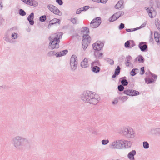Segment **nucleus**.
<instances>
[{
    "instance_id": "1",
    "label": "nucleus",
    "mask_w": 160,
    "mask_h": 160,
    "mask_svg": "<svg viewBox=\"0 0 160 160\" xmlns=\"http://www.w3.org/2000/svg\"><path fill=\"white\" fill-rule=\"evenodd\" d=\"M14 147L17 150H21L27 146L29 144V141L26 138L20 135L14 137L11 140Z\"/></svg>"
},
{
    "instance_id": "2",
    "label": "nucleus",
    "mask_w": 160,
    "mask_h": 160,
    "mask_svg": "<svg viewBox=\"0 0 160 160\" xmlns=\"http://www.w3.org/2000/svg\"><path fill=\"white\" fill-rule=\"evenodd\" d=\"M62 36V32H58L52 34L49 38L50 42L49 44L48 48L53 49L54 48H59V43L60 42V39Z\"/></svg>"
},
{
    "instance_id": "3",
    "label": "nucleus",
    "mask_w": 160,
    "mask_h": 160,
    "mask_svg": "<svg viewBox=\"0 0 160 160\" xmlns=\"http://www.w3.org/2000/svg\"><path fill=\"white\" fill-rule=\"evenodd\" d=\"M89 33V30L87 27H84L82 28L81 34L83 37L82 44L84 50L87 48L91 41V38L88 35Z\"/></svg>"
},
{
    "instance_id": "4",
    "label": "nucleus",
    "mask_w": 160,
    "mask_h": 160,
    "mask_svg": "<svg viewBox=\"0 0 160 160\" xmlns=\"http://www.w3.org/2000/svg\"><path fill=\"white\" fill-rule=\"evenodd\" d=\"M88 98L87 103L94 105L97 104L100 98L99 95L95 92L89 91L88 94Z\"/></svg>"
},
{
    "instance_id": "5",
    "label": "nucleus",
    "mask_w": 160,
    "mask_h": 160,
    "mask_svg": "<svg viewBox=\"0 0 160 160\" xmlns=\"http://www.w3.org/2000/svg\"><path fill=\"white\" fill-rule=\"evenodd\" d=\"M123 136L128 139L133 138L135 136L134 130L130 128H124L122 131Z\"/></svg>"
},
{
    "instance_id": "6",
    "label": "nucleus",
    "mask_w": 160,
    "mask_h": 160,
    "mask_svg": "<svg viewBox=\"0 0 160 160\" xmlns=\"http://www.w3.org/2000/svg\"><path fill=\"white\" fill-rule=\"evenodd\" d=\"M122 140H117L112 142L109 145V148L112 149H120L122 148Z\"/></svg>"
},
{
    "instance_id": "7",
    "label": "nucleus",
    "mask_w": 160,
    "mask_h": 160,
    "mask_svg": "<svg viewBox=\"0 0 160 160\" xmlns=\"http://www.w3.org/2000/svg\"><path fill=\"white\" fill-rule=\"evenodd\" d=\"M78 65V59L75 55H73L70 58V69L74 71L77 68Z\"/></svg>"
},
{
    "instance_id": "8",
    "label": "nucleus",
    "mask_w": 160,
    "mask_h": 160,
    "mask_svg": "<svg viewBox=\"0 0 160 160\" xmlns=\"http://www.w3.org/2000/svg\"><path fill=\"white\" fill-rule=\"evenodd\" d=\"M101 22V20L100 18H97L93 19L91 22L90 24V27L92 28H94L98 27Z\"/></svg>"
},
{
    "instance_id": "9",
    "label": "nucleus",
    "mask_w": 160,
    "mask_h": 160,
    "mask_svg": "<svg viewBox=\"0 0 160 160\" xmlns=\"http://www.w3.org/2000/svg\"><path fill=\"white\" fill-rule=\"evenodd\" d=\"M145 9L146 10L148 15L151 18H153L156 15V12L154 9L152 7L149 8L148 7H145Z\"/></svg>"
},
{
    "instance_id": "10",
    "label": "nucleus",
    "mask_w": 160,
    "mask_h": 160,
    "mask_svg": "<svg viewBox=\"0 0 160 160\" xmlns=\"http://www.w3.org/2000/svg\"><path fill=\"white\" fill-rule=\"evenodd\" d=\"M123 92L125 94L130 96H135L139 94V92L132 89L124 90Z\"/></svg>"
},
{
    "instance_id": "11",
    "label": "nucleus",
    "mask_w": 160,
    "mask_h": 160,
    "mask_svg": "<svg viewBox=\"0 0 160 160\" xmlns=\"http://www.w3.org/2000/svg\"><path fill=\"white\" fill-rule=\"evenodd\" d=\"M148 133L152 135H160V128H152L148 130Z\"/></svg>"
},
{
    "instance_id": "12",
    "label": "nucleus",
    "mask_w": 160,
    "mask_h": 160,
    "mask_svg": "<svg viewBox=\"0 0 160 160\" xmlns=\"http://www.w3.org/2000/svg\"><path fill=\"white\" fill-rule=\"evenodd\" d=\"M104 44L103 43L100 42H98L94 43L92 46L94 49L98 51L102 48Z\"/></svg>"
},
{
    "instance_id": "13",
    "label": "nucleus",
    "mask_w": 160,
    "mask_h": 160,
    "mask_svg": "<svg viewBox=\"0 0 160 160\" xmlns=\"http://www.w3.org/2000/svg\"><path fill=\"white\" fill-rule=\"evenodd\" d=\"M89 92V91L84 92L81 95V98L83 102L87 103L88 98V94Z\"/></svg>"
},
{
    "instance_id": "14",
    "label": "nucleus",
    "mask_w": 160,
    "mask_h": 160,
    "mask_svg": "<svg viewBox=\"0 0 160 160\" xmlns=\"http://www.w3.org/2000/svg\"><path fill=\"white\" fill-rule=\"evenodd\" d=\"M122 144L124 145V147L125 148L128 149L130 148L132 146V142L129 140H122Z\"/></svg>"
},
{
    "instance_id": "15",
    "label": "nucleus",
    "mask_w": 160,
    "mask_h": 160,
    "mask_svg": "<svg viewBox=\"0 0 160 160\" xmlns=\"http://www.w3.org/2000/svg\"><path fill=\"white\" fill-rule=\"evenodd\" d=\"M138 47L142 52H145L148 48V45L146 44V42H140L138 45Z\"/></svg>"
},
{
    "instance_id": "16",
    "label": "nucleus",
    "mask_w": 160,
    "mask_h": 160,
    "mask_svg": "<svg viewBox=\"0 0 160 160\" xmlns=\"http://www.w3.org/2000/svg\"><path fill=\"white\" fill-rule=\"evenodd\" d=\"M136 154V150H132L128 153L127 155L128 158L130 160H135L134 157Z\"/></svg>"
},
{
    "instance_id": "17",
    "label": "nucleus",
    "mask_w": 160,
    "mask_h": 160,
    "mask_svg": "<svg viewBox=\"0 0 160 160\" xmlns=\"http://www.w3.org/2000/svg\"><path fill=\"white\" fill-rule=\"evenodd\" d=\"M25 3L34 7H37L38 5V3L36 1L33 0H27Z\"/></svg>"
},
{
    "instance_id": "18",
    "label": "nucleus",
    "mask_w": 160,
    "mask_h": 160,
    "mask_svg": "<svg viewBox=\"0 0 160 160\" xmlns=\"http://www.w3.org/2000/svg\"><path fill=\"white\" fill-rule=\"evenodd\" d=\"M68 52L67 50H65L60 52H56L55 56L56 57H60L66 54Z\"/></svg>"
},
{
    "instance_id": "19",
    "label": "nucleus",
    "mask_w": 160,
    "mask_h": 160,
    "mask_svg": "<svg viewBox=\"0 0 160 160\" xmlns=\"http://www.w3.org/2000/svg\"><path fill=\"white\" fill-rule=\"evenodd\" d=\"M88 58H85L84 60L81 62V66L82 68H86L88 67L89 65L88 62Z\"/></svg>"
},
{
    "instance_id": "20",
    "label": "nucleus",
    "mask_w": 160,
    "mask_h": 160,
    "mask_svg": "<svg viewBox=\"0 0 160 160\" xmlns=\"http://www.w3.org/2000/svg\"><path fill=\"white\" fill-rule=\"evenodd\" d=\"M33 18L34 13L33 12L31 13L28 18V20L29 21L30 24L31 25H33L34 23Z\"/></svg>"
},
{
    "instance_id": "21",
    "label": "nucleus",
    "mask_w": 160,
    "mask_h": 160,
    "mask_svg": "<svg viewBox=\"0 0 160 160\" xmlns=\"http://www.w3.org/2000/svg\"><path fill=\"white\" fill-rule=\"evenodd\" d=\"M132 59V57L130 55L127 56L125 59V64L126 66L129 67L132 65L130 61Z\"/></svg>"
},
{
    "instance_id": "22",
    "label": "nucleus",
    "mask_w": 160,
    "mask_h": 160,
    "mask_svg": "<svg viewBox=\"0 0 160 160\" xmlns=\"http://www.w3.org/2000/svg\"><path fill=\"white\" fill-rule=\"evenodd\" d=\"M154 39L158 44H160V34L157 32L154 33Z\"/></svg>"
},
{
    "instance_id": "23",
    "label": "nucleus",
    "mask_w": 160,
    "mask_h": 160,
    "mask_svg": "<svg viewBox=\"0 0 160 160\" xmlns=\"http://www.w3.org/2000/svg\"><path fill=\"white\" fill-rule=\"evenodd\" d=\"M56 23L60 24V20L59 19L55 18L49 22V24L52 25Z\"/></svg>"
},
{
    "instance_id": "24",
    "label": "nucleus",
    "mask_w": 160,
    "mask_h": 160,
    "mask_svg": "<svg viewBox=\"0 0 160 160\" xmlns=\"http://www.w3.org/2000/svg\"><path fill=\"white\" fill-rule=\"evenodd\" d=\"M126 78L125 77H124L120 78L122 85L123 86H126L128 84V82L127 80L125 79H123V78Z\"/></svg>"
},
{
    "instance_id": "25",
    "label": "nucleus",
    "mask_w": 160,
    "mask_h": 160,
    "mask_svg": "<svg viewBox=\"0 0 160 160\" xmlns=\"http://www.w3.org/2000/svg\"><path fill=\"white\" fill-rule=\"evenodd\" d=\"M92 71L95 73H97L99 72L100 70V68L98 66H92Z\"/></svg>"
},
{
    "instance_id": "26",
    "label": "nucleus",
    "mask_w": 160,
    "mask_h": 160,
    "mask_svg": "<svg viewBox=\"0 0 160 160\" xmlns=\"http://www.w3.org/2000/svg\"><path fill=\"white\" fill-rule=\"evenodd\" d=\"M123 2L122 1H119L118 2L115 6V8L116 9H119V8H122Z\"/></svg>"
},
{
    "instance_id": "27",
    "label": "nucleus",
    "mask_w": 160,
    "mask_h": 160,
    "mask_svg": "<svg viewBox=\"0 0 160 160\" xmlns=\"http://www.w3.org/2000/svg\"><path fill=\"white\" fill-rule=\"evenodd\" d=\"M138 59V62L140 63H143L144 61V58L141 55L138 56L137 58H135V61H136Z\"/></svg>"
},
{
    "instance_id": "28",
    "label": "nucleus",
    "mask_w": 160,
    "mask_h": 160,
    "mask_svg": "<svg viewBox=\"0 0 160 160\" xmlns=\"http://www.w3.org/2000/svg\"><path fill=\"white\" fill-rule=\"evenodd\" d=\"M145 82L147 84L154 83L155 81L153 78L150 79L149 78H145Z\"/></svg>"
},
{
    "instance_id": "29",
    "label": "nucleus",
    "mask_w": 160,
    "mask_h": 160,
    "mask_svg": "<svg viewBox=\"0 0 160 160\" xmlns=\"http://www.w3.org/2000/svg\"><path fill=\"white\" fill-rule=\"evenodd\" d=\"M71 22L74 24H77L78 23V19L77 17L71 18L70 19Z\"/></svg>"
},
{
    "instance_id": "30",
    "label": "nucleus",
    "mask_w": 160,
    "mask_h": 160,
    "mask_svg": "<svg viewBox=\"0 0 160 160\" xmlns=\"http://www.w3.org/2000/svg\"><path fill=\"white\" fill-rule=\"evenodd\" d=\"M51 12H52L55 14H57L60 16L62 14L59 10L56 7V8H54L53 11H52Z\"/></svg>"
},
{
    "instance_id": "31",
    "label": "nucleus",
    "mask_w": 160,
    "mask_h": 160,
    "mask_svg": "<svg viewBox=\"0 0 160 160\" xmlns=\"http://www.w3.org/2000/svg\"><path fill=\"white\" fill-rule=\"evenodd\" d=\"M114 14L116 16V17L118 18L120 16H122L124 14V12L122 11H120Z\"/></svg>"
},
{
    "instance_id": "32",
    "label": "nucleus",
    "mask_w": 160,
    "mask_h": 160,
    "mask_svg": "<svg viewBox=\"0 0 160 160\" xmlns=\"http://www.w3.org/2000/svg\"><path fill=\"white\" fill-rule=\"evenodd\" d=\"M56 54V52L54 51H52L49 52L48 54L47 55L48 57H51L53 56L54 55L55 56Z\"/></svg>"
},
{
    "instance_id": "33",
    "label": "nucleus",
    "mask_w": 160,
    "mask_h": 160,
    "mask_svg": "<svg viewBox=\"0 0 160 160\" xmlns=\"http://www.w3.org/2000/svg\"><path fill=\"white\" fill-rule=\"evenodd\" d=\"M4 40L7 42H9L11 43H12V41L10 40L8 36L6 34L5 35V36L4 38Z\"/></svg>"
},
{
    "instance_id": "34",
    "label": "nucleus",
    "mask_w": 160,
    "mask_h": 160,
    "mask_svg": "<svg viewBox=\"0 0 160 160\" xmlns=\"http://www.w3.org/2000/svg\"><path fill=\"white\" fill-rule=\"evenodd\" d=\"M116 16L114 14L112 17H111L109 18V21L110 22H112L118 19V18H117Z\"/></svg>"
},
{
    "instance_id": "35",
    "label": "nucleus",
    "mask_w": 160,
    "mask_h": 160,
    "mask_svg": "<svg viewBox=\"0 0 160 160\" xmlns=\"http://www.w3.org/2000/svg\"><path fill=\"white\" fill-rule=\"evenodd\" d=\"M92 66H100V63L98 60H96L92 62Z\"/></svg>"
},
{
    "instance_id": "36",
    "label": "nucleus",
    "mask_w": 160,
    "mask_h": 160,
    "mask_svg": "<svg viewBox=\"0 0 160 160\" xmlns=\"http://www.w3.org/2000/svg\"><path fill=\"white\" fill-rule=\"evenodd\" d=\"M143 146L144 148L148 149L149 147V144L147 141H144L143 142Z\"/></svg>"
},
{
    "instance_id": "37",
    "label": "nucleus",
    "mask_w": 160,
    "mask_h": 160,
    "mask_svg": "<svg viewBox=\"0 0 160 160\" xmlns=\"http://www.w3.org/2000/svg\"><path fill=\"white\" fill-rule=\"evenodd\" d=\"M95 55L96 57H98L99 58H102L103 53H100L99 52H96L95 53Z\"/></svg>"
},
{
    "instance_id": "38",
    "label": "nucleus",
    "mask_w": 160,
    "mask_h": 160,
    "mask_svg": "<svg viewBox=\"0 0 160 160\" xmlns=\"http://www.w3.org/2000/svg\"><path fill=\"white\" fill-rule=\"evenodd\" d=\"M124 46L126 48L130 49V40L127 41L125 43Z\"/></svg>"
},
{
    "instance_id": "39",
    "label": "nucleus",
    "mask_w": 160,
    "mask_h": 160,
    "mask_svg": "<svg viewBox=\"0 0 160 160\" xmlns=\"http://www.w3.org/2000/svg\"><path fill=\"white\" fill-rule=\"evenodd\" d=\"M48 9L51 12L52 11H53V8H56V7L52 5H48Z\"/></svg>"
},
{
    "instance_id": "40",
    "label": "nucleus",
    "mask_w": 160,
    "mask_h": 160,
    "mask_svg": "<svg viewBox=\"0 0 160 160\" xmlns=\"http://www.w3.org/2000/svg\"><path fill=\"white\" fill-rule=\"evenodd\" d=\"M19 14L22 16H24L26 15V13L24 11V10L22 9H20L19 10Z\"/></svg>"
},
{
    "instance_id": "41",
    "label": "nucleus",
    "mask_w": 160,
    "mask_h": 160,
    "mask_svg": "<svg viewBox=\"0 0 160 160\" xmlns=\"http://www.w3.org/2000/svg\"><path fill=\"white\" fill-rule=\"evenodd\" d=\"M120 68L119 66H118L115 70V73L117 75L119 74L120 71Z\"/></svg>"
},
{
    "instance_id": "42",
    "label": "nucleus",
    "mask_w": 160,
    "mask_h": 160,
    "mask_svg": "<svg viewBox=\"0 0 160 160\" xmlns=\"http://www.w3.org/2000/svg\"><path fill=\"white\" fill-rule=\"evenodd\" d=\"M138 69L137 68L133 69L130 72V74L132 76H134L137 73L136 72H135L136 70H138Z\"/></svg>"
},
{
    "instance_id": "43",
    "label": "nucleus",
    "mask_w": 160,
    "mask_h": 160,
    "mask_svg": "<svg viewBox=\"0 0 160 160\" xmlns=\"http://www.w3.org/2000/svg\"><path fill=\"white\" fill-rule=\"evenodd\" d=\"M155 24L157 28L160 30V22H158V20H155Z\"/></svg>"
},
{
    "instance_id": "44",
    "label": "nucleus",
    "mask_w": 160,
    "mask_h": 160,
    "mask_svg": "<svg viewBox=\"0 0 160 160\" xmlns=\"http://www.w3.org/2000/svg\"><path fill=\"white\" fill-rule=\"evenodd\" d=\"M107 62L109 64H110L111 65H112L114 64V61L113 60L111 59L108 58L107 60Z\"/></svg>"
},
{
    "instance_id": "45",
    "label": "nucleus",
    "mask_w": 160,
    "mask_h": 160,
    "mask_svg": "<svg viewBox=\"0 0 160 160\" xmlns=\"http://www.w3.org/2000/svg\"><path fill=\"white\" fill-rule=\"evenodd\" d=\"M46 17L45 15L42 16L39 18V20L40 21L43 22L46 20Z\"/></svg>"
},
{
    "instance_id": "46",
    "label": "nucleus",
    "mask_w": 160,
    "mask_h": 160,
    "mask_svg": "<svg viewBox=\"0 0 160 160\" xmlns=\"http://www.w3.org/2000/svg\"><path fill=\"white\" fill-rule=\"evenodd\" d=\"M136 45L134 42L133 40H130V49Z\"/></svg>"
},
{
    "instance_id": "47",
    "label": "nucleus",
    "mask_w": 160,
    "mask_h": 160,
    "mask_svg": "<svg viewBox=\"0 0 160 160\" xmlns=\"http://www.w3.org/2000/svg\"><path fill=\"white\" fill-rule=\"evenodd\" d=\"M18 34L16 33H12L11 35V38L12 39H16L18 38Z\"/></svg>"
},
{
    "instance_id": "48",
    "label": "nucleus",
    "mask_w": 160,
    "mask_h": 160,
    "mask_svg": "<svg viewBox=\"0 0 160 160\" xmlns=\"http://www.w3.org/2000/svg\"><path fill=\"white\" fill-rule=\"evenodd\" d=\"M118 90L120 91H123V90H124V89L123 86L122 85H118Z\"/></svg>"
},
{
    "instance_id": "49",
    "label": "nucleus",
    "mask_w": 160,
    "mask_h": 160,
    "mask_svg": "<svg viewBox=\"0 0 160 160\" xmlns=\"http://www.w3.org/2000/svg\"><path fill=\"white\" fill-rule=\"evenodd\" d=\"M128 98V97L126 96L120 97H119V99L123 102H124Z\"/></svg>"
},
{
    "instance_id": "50",
    "label": "nucleus",
    "mask_w": 160,
    "mask_h": 160,
    "mask_svg": "<svg viewBox=\"0 0 160 160\" xmlns=\"http://www.w3.org/2000/svg\"><path fill=\"white\" fill-rule=\"evenodd\" d=\"M101 142L102 145H106L109 143V140L108 139L103 140Z\"/></svg>"
},
{
    "instance_id": "51",
    "label": "nucleus",
    "mask_w": 160,
    "mask_h": 160,
    "mask_svg": "<svg viewBox=\"0 0 160 160\" xmlns=\"http://www.w3.org/2000/svg\"><path fill=\"white\" fill-rule=\"evenodd\" d=\"M139 28H132V29H126V31L127 32H131L135 31L136 30H137Z\"/></svg>"
},
{
    "instance_id": "52",
    "label": "nucleus",
    "mask_w": 160,
    "mask_h": 160,
    "mask_svg": "<svg viewBox=\"0 0 160 160\" xmlns=\"http://www.w3.org/2000/svg\"><path fill=\"white\" fill-rule=\"evenodd\" d=\"M149 73L150 75V76H149L150 77H153L155 79H157V76L156 75H155L154 74L151 73V72H149Z\"/></svg>"
},
{
    "instance_id": "53",
    "label": "nucleus",
    "mask_w": 160,
    "mask_h": 160,
    "mask_svg": "<svg viewBox=\"0 0 160 160\" xmlns=\"http://www.w3.org/2000/svg\"><path fill=\"white\" fill-rule=\"evenodd\" d=\"M83 11V9L82 8H80L78 9L76 11V13L77 14H79L81 12H82V11Z\"/></svg>"
},
{
    "instance_id": "54",
    "label": "nucleus",
    "mask_w": 160,
    "mask_h": 160,
    "mask_svg": "<svg viewBox=\"0 0 160 160\" xmlns=\"http://www.w3.org/2000/svg\"><path fill=\"white\" fill-rule=\"evenodd\" d=\"M86 129L88 130L89 132H92V131L93 130V128L92 127H87L86 128Z\"/></svg>"
},
{
    "instance_id": "55",
    "label": "nucleus",
    "mask_w": 160,
    "mask_h": 160,
    "mask_svg": "<svg viewBox=\"0 0 160 160\" xmlns=\"http://www.w3.org/2000/svg\"><path fill=\"white\" fill-rule=\"evenodd\" d=\"M56 2L60 5H62L63 4L62 0H56Z\"/></svg>"
},
{
    "instance_id": "56",
    "label": "nucleus",
    "mask_w": 160,
    "mask_h": 160,
    "mask_svg": "<svg viewBox=\"0 0 160 160\" xmlns=\"http://www.w3.org/2000/svg\"><path fill=\"white\" fill-rule=\"evenodd\" d=\"M124 28V24L123 23H121L119 27V29L121 30Z\"/></svg>"
},
{
    "instance_id": "57",
    "label": "nucleus",
    "mask_w": 160,
    "mask_h": 160,
    "mask_svg": "<svg viewBox=\"0 0 160 160\" xmlns=\"http://www.w3.org/2000/svg\"><path fill=\"white\" fill-rule=\"evenodd\" d=\"M83 11H86L88 9H89V7L88 6H86L84 7H82Z\"/></svg>"
},
{
    "instance_id": "58",
    "label": "nucleus",
    "mask_w": 160,
    "mask_h": 160,
    "mask_svg": "<svg viewBox=\"0 0 160 160\" xmlns=\"http://www.w3.org/2000/svg\"><path fill=\"white\" fill-rule=\"evenodd\" d=\"M92 133L93 135H97L98 134V132L97 130L93 129Z\"/></svg>"
},
{
    "instance_id": "59",
    "label": "nucleus",
    "mask_w": 160,
    "mask_h": 160,
    "mask_svg": "<svg viewBox=\"0 0 160 160\" xmlns=\"http://www.w3.org/2000/svg\"><path fill=\"white\" fill-rule=\"evenodd\" d=\"M141 72H140V74L142 75L143 74L144 72H145V71H144V67H142L141 68Z\"/></svg>"
},
{
    "instance_id": "60",
    "label": "nucleus",
    "mask_w": 160,
    "mask_h": 160,
    "mask_svg": "<svg viewBox=\"0 0 160 160\" xmlns=\"http://www.w3.org/2000/svg\"><path fill=\"white\" fill-rule=\"evenodd\" d=\"M147 24V22H145L143 23H142L141 26L139 28H144L145 27V26Z\"/></svg>"
},
{
    "instance_id": "61",
    "label": "nucleus",
    "mask_w": 160,
    "mask_h": 160,
    "mask_svg": "<svg viewBox=\"0 0 160 160\" xmlns=\"http://www.w3.org/2000/svg\"><path fill=\"white\" fill-rule=\"evenodd\" d=\"M118 102V100L116 98L114 100L112 101V103L113 104H117Z\"/></svg>"
},
{
    "instance_id": "62",
    "label": "nucleus",
    "mask_w": 160,
    "mask_h": 160,
    "mask_svg": "<svg viewBox=\"0 0 160 160\" xmlns=\"http://www.w3.org/2000/svg\"><path fill=\"white\" fill-rule=\"evenodd\" d=\"M108 1V0H100V2L103 3L104 4H105Z\"/></svg>"
},
{
    "instance_id": "63",
    "label": "nucleus",
    "mask_w": 160,
    "mask_h": 160,
    "mask_svg": "<svg viewBox=\"0 0 160 160\" xmlns=\"http://www.w3.org/2000/svg\"><path fill=\"white\" fill-rule=\"evenodd\" d=\"M13 28H10L9 30H8V32H9L12 31L13 30Z\"/></svg>"
},
{
    "instance_id": "64",
    "label": "nucleus",
    "mask_w": 160,
    "mask_h": 160,
    "mask_svg": "<svg viewBox=\"0 0 160 160\" xmlns=\"http://www.w3.org/2000/svg\"><path fill=\"white\" fill-rule=\"evenodd\" d=\"M117 75V74H115V73H114V74L112 76V78H115Z\"/></svg>"
}]
</instances>
